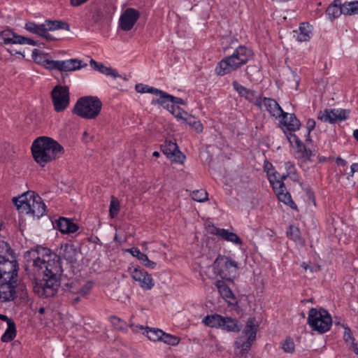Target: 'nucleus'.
Masks as SVG:
<instances>
[{
  "mask_svg": "<svg viewBox=\"0 0 358 358\" xmlns=\"http://www.w3.org/2000/svg\"><path fill=\"white\" fill-rule=\"evenodd\" d=\"M24 259L27 264L43 270V278L33 282V290L41 298H48L55 295L60 286V278L63 269L59 257L50 249L37 247L27 251Z\"/></svg>",
  "mask_w": 358,
  "mask_h": 358,
  "instance_id": "f257e3e1",
  "label": "nucleus"
},
{
  "mask_svg": "<svg viewBox=\"0 0 358 358\" xmlns=\"http://www.w3.org/2000/svg\"><path fill=\"white\" fill-rule=\"evenodd\" d=\"M31 150L34 159L42 167L59 158L64 152V148L57 141L48 136L36 138Z\"/></svg>",
  "mask_w": 358,
  "mask_h": 358,
  "instance_id": "f03ea898",
  "label": "nucleus"
},
{
  "mask_svg": "<svg viewBox=\"0 0 358 358\" xmlns=\"http://www.w3.org/2000/svg\"><path fill=\"white\" fill-rule=\"evenodd\" d=\"M13 201L20 213L30 215L34 218L39 219L46 211V206L41 198L32 191L14 197Z\"/></svg>",
  "mask_w": 358,
  "mask_h": 358,
  "instance_id": "7ed1b4c3",
  "label": "nucleus"
},
{
  "mask_svg": "<svg viewBox=\"0 0 358 358\" xmlns=\"http://www.w3.org/2000/svg\"><path fill=\"white\" fill-rule=\"evenodd\" d=\"M253 56L252 51L240 45L230 56L223 58L217 65L215 72L218 76H224L245 65Z\"/></svg>",
  "mask_w": 358,
  "mask_h": 358,
  "instance_id": "20e7f679",
  "label": "nucleus"
},
{
  "mask_svg": "<svg viewBox=\"0 0 358 358\" xmlns=\"http://www.w3.org/2000/svg\"><path fill=\"white\" fill-rule=\"evenodd\" d=\"M102 103L97 96H87L80 98L73 108V113L85 119H94L100 113Z\"/></svg>",
  "mask_w": 358,
  "mask_h": 358,
  "instance_id": "39448f33",
  "label": "nucleus"
},
{
  "mask_svg": "<svg viewBox=\"0 0 358 358\" xmlns=\"http://www.w3.org/2000/svg\"><path fill=\"white\" fill-rule=\"evenodd\" d=\"M13 252L10 245L5 241H0V278L4 280L6 279L17 280L18 264L12 257V259H9L6 257V254Z\"/></svg>",
  "mask_w": 358,
  "mask_h": 358,
  "instance_id": "423d86ee",
  "label": "nucleus"
},
{
  "mask_svg": "<svg viewBox=\"0 0 358 358\" xmlns=\"http://www.w3.org/2000/svg\"><path fill=\"white\" fill-rule=\"evenodd\" d=\"M307 322L313 331L323 334L330 329L332 318L324 308H311L308 311Z\"/></svg>",
  "mask_w": 358,
  "mask_h": 358,
  "instance_id": "0eeeda50",
  "label": "nucleus"
},
{
  "mask_svg": "<svg viewBox=\"0 0 358 358\" xmlns=\"http://www.w3.org/2000/svg\"><path fill=\"white\" fill-rule=\"evenodd\" d=\"M238 268V263L224 255H219L213 262L215 273L229 282L236 278Z\"/></svg>",
  "mask_w": 358,
  "mask_h": 358,
  "instance_id": "6e6552de",
  "label": "nucleus"
},
{
  "mask_svg": "<svg viewBox=\"0 0 358 358\" xmlns=\"http://www.w3.org/2000/svg\"><path fill=\"white\" fill-rule=\"evenodd\" d=\"M69 89L66 85H56L51 92V97L55 110L64 111L69 105Z\"/></svg>",
  "mask_w": 358,
  "mask_h": 358,
  "instance_id": "1a4fd4ad",
  "label": "nucleus"
},
{
  "mask_svg": "<svg viewBox=\"0 0 358 358\" xmlns=\"http://www.w3.org/2000/svg\"><path fill=\"white\" fill-rule=\"evenodd\" d=\"M29 44L31 45H37L36 41L23 36L18 35L11 29H6L0 32V44Z\"/></svg>",
  "mask_w": 358,
  "mask_h": 358,
  "instance_id": "9d476101",
  "label": "nucleus"
},
{
  "mask_svg": "<svg viewBox=\"0 0 358 358\" xmlns=\"http://www.w3.org/2000/svg\"><path fill=\"white\" fill-rule=\"evenodd\" d=\"M141 16L140 12L133 8H126L120 15L119 26L122 31H130Z\"/></svg>",
  "mask_w": 358,
  "mask_h": 358,
  "instance_id": "9b49d317",
  "label": "nucleus"
},
{
  "mask_svg": "<svg viewBox=\"0 0 358 358\" xmlns=\"http://www.w3.org/2000/svg\"><path fill=\"white\" fill-rule=\"evenodd\" d=\"M162 152L171 160L176 163L182 164L185 156L180 151L176 142L166 140L161 145Z\"/></svg>",
  "mask_w": 358,
  "mask_h": 358,
  "instance_id": "f8f14e48",
  "label": "nucleus"
},
{
  "mask_svg": "<svg viewBox=\"0 0 358 358\" xmlns=\"http://www.w3.org/2000/svg\"><path fill=\"white\" fill-rule=\"evenodd\" d=\"M16 285L17 280H4L0 278V301L1 302L10 301L16 298Z\"/></svg>",
  "mask_w": 358,
  "mask_h": 358,
  "instance_id": "ddd939ff",
  "label": "nucleus"
},
{
  "mask_svg": "<svg viewBox=\"0 0 358 358\" xmlns=\"http://www.w3.org/2000/svg\"><path fill=\"white\" fill-rule=\"evenodd\" d=\"M131 270V275L132 278L139 282L140 286L146 290L151 289L155 283L152 276L148 273L144 269L141 267L134 268Z\"/></svg>",
  "mask_w": 358,
  "mask_h": 358,
  "instance_id": "4468645a",
  "label": "nucleus"
},
{
  "mask_svg": "<svg viewBox=\"0 0 358 358\" xmlns=\"http://www.w3.org/2000/svg\"><path fill=\"white\" fill-rule=\"evenodd\" d=\"M208 232L212 235L217 236L224 241L236 245H242L243 243L241 238L236 234L229 231L228 229L217 228L213 224L208 227Z\"/></svg>",
  "mask_w": 358,
  "mask_h": 358,
  "instance_id": "2eb2a0df",
  "label": "nucleus"
},
{
  "mask_svg": "<svg viewBox=\"0 0 358 358\" xmlns=\"http://www.w3.org/2000/svg\"><path fill=\"white\" fill-rule=\"evenodd\" d=\"M262 105L264 106L266 110L275 118L287 117L288 116V113L284 112L278 103L273 99L262 98Z\"/></svg>",
  "mask_w": 358,
  "mask_h": 358,
  "instance_id": "dca6fc26",
  "label": "nucleus"
},
{
  "mask_svg": "<svg viewBox=\"0 0 358 358\" xmlns=\"http://www.w3.org/2000/svg\"><path fill=\"white\" fill-rule=\"evenodd\" d=\"M166 96H170L169 94L164 92L157 100H153L152 103H158L167 109L170 113L174 115L176 117L183 118L180 115V108L179 106H176L174 104H171V101L169 98Z\"/></svg>",
  "mask_w": 358,
  "mask_h": 358,
  "instance_id": "f3484780",
  "label": "nucleus"
},
{
  "mask_svg": "<svg viewBox=\"0 0 358 358\" xmlns=\"http://www.w3.org/2000/svg\"><path fill=\"white\" fill-rule=\"evenodd\" d=\"M280 127L287 131H296L300 129L301 122L294 113H288L287 117H282L279 122Z\"/></svg>",
  "mask_w": 358,
  "mask_h": 358,
  "instance_id": "a211bd4d",
  "label": "nucleus"
},
{
  "mask_svg": "<svg viewBox=\"0 0 358 358\" xmlns=\"http://www.w3.org/2000/svg\"><path fill=\"white\" fill-rule=\"evenodd\" d=\"M57 229L62 234L75 233L79 229L77 224L74 223L71 219L61 217L56 222Z\"/></svg>",
  "mask_w": 358,
  "mask_h": 358,
  "instance_id": "6ab92c4d",
  "label": "nucleus"
},
{
  "mask_svg": "<svg viewBox=\"0 0 358 358\" xmlns=\"http://www.w3.org/2000/svg\"><path fill=\"white\" fill-rule=\"evenodd\" d=\"M24 29L36 35H38L47 40H53L54 38L48 33H46L45 23L36 24L34 22H27L24 25Z\"/></svg>",
  "mask_w": 358,
  "mask_h": 358,
  "instance_id": "aec40b11",
  "label": "nucleus"
},
{
  "mask_svg": "<svg viewBox=\"0 0 358 358\" xmlns=\"http://www.w3.org/2000/svg\"><path fill=\"white\" fill-rule=\"evenodd\" d=\"M58 257H59V259L62 257L71 264L75 263L76 262V250L74 245L69 243L62 244Z\"/></svg>",
  "mask_w": 358,
  "mask_h": 358,
  "instance_id": "412c9836",
  "label": "nucleus"
},
{
  "mask_svg": "<svg viewBox=\"0 0 358 358\" xmlns=\"http://www.w3.org/2000/svg\"><path fill=\"white\" fill-rule=\"evenodd\" d=\"M348 5V2L344 3L342 6L330 5L327 7L326 13L331 20L338 17L341 14L350 15V10H348L350 8Z\"/></svg>",
  "mask_w": 358,
  "mask_h": 358,
  "instance_id": "4be33fe9",
  "label": "nucleus"
},
{
  "mask_svg": "<svg viewBox=\"0 0 358 358\" xmlns=\"http://www.w3.org/2000/svg\"><path fill=\"white\" fill-rule=\"evenodd\" d=\"M81 60L78 59H71L68 60L60 61L59 71H71L80 69L82 67L86 66L87 64L82 66Z\"/></svg>",
  "mask_w": 358,
  "mask_h": 358,
  "instance_id": "5701e85b",
  "label": "nucleus"
},
{
  "mask_svg": "<svg viewBox=\"0 0 358 358\" xmlns=\"http://www.w3.org/2000/svg\"><path fill=\"white\" fill-rule=\"evenodd\" d=\"M108 6L107 5H102L96 7L92 11L91 19L94 23H98L101 20L109 17Z\"/></svg>",
  "mask_w": 358,
  "mask_h": 358,
  "instance_id": "b1692460",
  "label": "nucleus"
},
{
  "mask_svg": "<svg viewBox=\"0 0 358 358\" xmlns=\"http://www.w3.org/2000/svg\"><path fill=\"white\" fill-rule=\"evenodd\" d=\"M90 65L94 69L97 70L101 73L105 74L106 76H110L113 78H116L121 76L115 69L111 67L105 66L103 64L98 63L94 59L90 60Z\"/></svg>",
  "mask_w": 358,
  "mask_h": 358,
  "instance_id": "393cba45",
  "label": "nucleus"
},
{
  "mask_svg": "<svg viewBox=\"0 0 358 358\" xmlns=\"http://www.w3.org/2000/svg\"><path fill=\"white\" fill-rule=\"evenodd\" d=\"M6 322L8 324V328L2 335L1 340L3 343H8L16 337L17 329L15 323L11 318H9V320H7Z\"/></svg>",
  "mask_w": 358,
  "mask_h": 358,
  "instance_id": "a878e982",
  "label": "nucleus"
},
{
  "mask_svg": "<svg viewBox=\"0 0 358 358\" xmlns=\"http://www.w3.org/2000/svg\"><path fill=\"white\" fill-rule=\"evenodd\" d=\"M44 23L46 33H48V31H55L58 29H64L66 31H70L69 24L64 21L57 20H45Z\"/></svg>",
  "mask_w": 358,
  "mask_h": 358,
  "instance_id": "bb28decb",
  "label": "nucleus"
},
{
  "mask_svg": "<svg viewBox=\"0 0 358 358\" xmlns=\"http://www.w3.org/2000/svg\"><path fill=\"white\" fill-rule=\"evenodd\" d=\"M221 329L228 332H239L241 329V325L238 324L237 320L232 319L229 317H224Z\"/></svg>",
  "mask_w": 358,
  "mask_h": 358,
  "instance_id": "cd10ccee",
  "label": "nucleus"
},
{
  "mask_svg": "<svg viewBox=\"0 0 358 358\" xmlns=\"http://www.w3.org/2000/svg\"><path fill=\"white\" fill-rule=\"evenodd\" d=\"M258 327V324H255V319L254 317L249 318L243 331V334H245L249 340L255 341Z\"/></svg>",
  "mask_w": 358,
  "mask_h": 358,
  "instance_id": "c85d7f7f",
  "label": "nucleus"
},
{
  "mask_svg": "<svg viewBox=\"0 0 358 358\" xmlns=\"http://www.w3.org/2000/svg\"><path fill=\"white\" fill-rule=\"evenodd\" d=\"M224 317L218 314L207 315L203 320V322L208 327L214 328H221L223 323Z\"/></svg>",
  "mask_w": 358,
  "mask_h": 358,
  "instance_id": "c756f323",
  "label": "nucleus"
},
{
  "mask_svg": "<svg viewBox=\"0 0 358 358\" xmlns=\"http://www.w3.org/2000/svg\"><path fill=\"white\" fill-rule=\"evenodd\" d=\"M216 286L219 292L226 301L231 303L230 300H235L234 294L231 289L225 284L224 280H218Z\"/></svg>",
  "mask_w": 358,
  "mask_h": 358,
  "instance_id": "7c9ffc66",
  "label": "nucleus"
},
{
  "mask_svg": "<svg viewBox=\"0 0 358 358\" xmlns=\"http://www.w3.org/2000/svg\"><path fill=\"white\" fill-rule=\"evenodd\" d=\"M256 94V91L247 88L242 97H244L250 103H254L259 108H262V97L257 96Z\"/></svg>",
  "mask_w": 358,
  "mask_h": 358,
  "instance_id": "2f4dec72",
  "label": "nucleus"
},
{
  "mask_svg": "<svg viewBox=\"0 0 358 358\" xmlns=\"http://www.w3.org/2000/svg\"><path fill=\"white\" fill-rule=\"evenodd\" d=\"M317 118L322 121L334 124L337 122V113L336 110L326 109L324 112L320 111Z\"/></svg>",
  "mask_w": 358,
  "mask_h": 358,
  "instance_id": "473e14b6",
  "label": "nucleus"
},
{
  "mask_svg": "<svg viewBox=\"0 0 358 358\" xmlns=\"http://www.w3.org/2000/svg\"><path fill=\"white\" fill-rule=\"evenodd\" d=\"M66 286L69 288V290L71 293H76L79 294L82 296H85L90 292L92 288V282H87L85 285H84L78 289H74L73 282L67 283L66 284Z\"/></svg>",
  "mask_w": 358,
  "mask_h": 358,
  "instance_id": "72a5a7b5",
  "label": "nucleus"
},
{
  "mask_svg": "<svg viewBox=\"0 0 358 358\" xmlns=\"http://www.w3.org/2000/svg\"><path fill=\"white\" fill-rule=\"evenodd\" d=\"M278 173H279L275 170L273 172H271V170L267 171L268 178L273 188L274 189H282L285 188V184L280 179L278 178Z\"/></svg>",
  "mask_w": 358,
  "mask_h": 358,
  "instance_id": "f704fd0d",
  "label": "nucleus"
},
{
  "mask_svg": "<svg viewBox=\"0 0 358 358\" xmlns=\"http://www.w3.org/2000/svg\"><path fill=\"white\" fill-rule=\"evenodd\" d=\"M246 74L250 81H258L260 78V66L259 64L249 65L246 68Z\"/></svg>",
  "mask_w": 358,
  "mask_h": 358,
  "instance_id": "c9c22d12",
  "label": "nucleus"
},
{
  "mask_svg": "<svg viewBox=\"0 0 358 358\" xmlns=\"http://www.w3.org/2000/svg\"><path fill=\"white\" fill-rule=\"evenodd\" d=\"M310 34L309 25L302 23L299 27V32L297 34L296 39L299 42L308 41L310 38Z\"/></svg>",
  "mask_w": 358,
  "mask_h": 358,
  "instance_id": "e433bc0d",
  "label": "nucleus"
},
{
  "mask_svg": "<svg viewBox=\"0 0 358 358\" xmlns=\"http://www.w3.org/2000/svg\"><path fill=\"white\" fill-rule=\"evenodd\" d=\"M164 331L159 329H150L147 331L148 338L153 341H162Z\"/></svg>",
  "mask_w": 358,
  "mask_h": 358,
  "instance_id": "4c0bfd02",
  "label": "nucleus"
},
{
  "mask_svg": "<svg viewBox=\"0 0 358 358\" xmlns=\"http://www.w3.org/2000/svg\"><path fill=\"white\" fill-rule=\"evenodd\" d=\"M192 198L198 202H203L208 199V193L206 190L201 189L192 192Z\"/></svg>",
  "mask_w": 358,
  "mask_h": 358,
  "instance_id": "58836bf2",
  "label": "nucleus"
},
{
  "mask_svg": "<svg viewBox=\"0 0 358 358\" xmlns=\"http://www.w3.org/2000/svg\"><path fill=\"white\" fill-rule=\"evenodd\" d=\"M120 211V203L115 197L112 198L110 203L109 213L111 218L115 217Z\"/></svg>",
  "mask_w": 358,
  "mask_h": 358,
  "instance_id": "ea45409f",
  "label": "nucleus"
},
{
  "mask_svg": "<svg viewBox=\"0 0 358 358\" xmlns=\"http://www.w3.org/2000/svg\"><path fill=\"white\" fill-rule=\"evenodd\" d=\"M161 341H163L168 345H176L180 342V338L164 332Z\"/></svg>",
  "mask_w": 358,
  "mask_h": 358,
  "instance_id": "a19ab883",
  "label": "nucleus"
},
{
  "mask_svg": "<svg viewBox=\"0 0 358 358\" xmlns=\"http://www.w3.org/2000/svg\"><path fill=\"white\" fill-rule=\"evenodd\" d=\"M32 58L37 64H41L43 66L45 64V61L47 60L45 54L38 49L33 50Z\"/></svg>",
  "mask_w": 358,
  "mask_h": 358,
  "instance_id": "79ce46f5",
  "label": "nucleus"
},
{
  "mask_svg": "<svg viewBox=\"0 0 358 358\" xmlns=\"http://www.w3.org/2000/svg\"><path fill=\"white\" fill-rule=\"evenodd\" d=\"M287 234L293 241L296 242L301 241L300 231L298 227L292 225L289 226Z\"/></svg>",
  "mask_w": 358,
  "mask_h": 358,
  "instance_id": "37998d69",
  "label": "nucleus"
},
{
  "mask_svg": "<svg viewBox=\"0 0 358 358\" xmlns=\"http://www.w3.org/2000/svg\"><path fill=\"white\" fill-rule=\"evenodd\" d=\"M254 341H250L248 338L246 341H243L241 338L235 342L236 348H240L243 352H247L251 348L252 343Z\"/></svg>",
  "mask_w": 358,
  "mask_h": 358,
  "instance_id": "c03bdc74",
  "label": "nucleus"
},
{
  "mask_svg": "<svg viewBox=\"0 0 358 358\" xmlns=\"http://www.w3.org/2000/svg\"><path fill=\"white\" fill-rule=\"evenodd\" d=\"M110 321L117 329L124 330L126 328V323L118 317L111 316Z\"/></svg>",
  "mask_w": 358,
  "mask_h": 358,
  "instance_id": "a18cd8bd",
  "label": "nucleus"
},
{
  "mask_svg": "<svg viewBox=\"0 0 358 358\" xmlns=\"http://www.w3.org/2000/svg\"><path fill=\"white\" fill-rule=\"evenodd\" d=\"M294 343L290 338H287L282 344V348L285 352L293 353L294 352Z\"/></svg>",
  "mask_w": 358,
  "mask_h": 358,
  "instance_id": "49530a36",
  "label": "nucleus"
},
{
  "mask_svg": "<svg viewBox=\"0 0 358 358\" xmlns=\"http://www.w3.org/2000/svg\"><path fill=\"white\" fill-rule=\"evenodd\" d=\"M277 190H278V192H277L278 198L280 201L285 203V204L287 202L291 201L292 197H291V195L289 194V193L284 192L286 190L285 187V188H282V189H277Z\"/></svg>",
  "mask_w": 358,
  "mask_h": 358,
  "instance_id": "de8ad7c7",
  "label": "nucleus"
},
{
  "mask_svg": "<svg viewBox=\"0 0 358 358\" xmlns=\"http://www.w3.org/2000/svg\"><path fill=\"white\" fill-rule=\"evenodd\" d=\"M129 252L132 256L136 257L138 258V260H140L141 262L143 260L147 259V255L140 251V250L138 248H131L127 250Z\"/></svg>",
  "mask_w": 358,
  "mask_h": 358,
  "instance_id": "09e8293b",
  "label": "nucleus"
},
{
  "mask_svg": "<svg viewBox=\"0 0 358 358\" xmlns=\"http://www.w3.org/2000/svg\"><path fill=\"white\" fill-rule=\"evenodd\" d=\"M59 65H60V61L57 60H51L49 59H47V60L45 61V64L43 66L44 68L52 71V70H58L59 71Z\"/></svg>",
  "mask_w": 358,
  "mask_h": 358,
  "instance_id": "8fccbe9b",
  "label": "nucleus"
},
{
  "mask_svg": "<svg viewBox=\"0 0 358 358\" xmlns=\"http://www.w3.org/2000/svg\"><path fill=\"white\" fill-rule=\"evenodd\" d=\"M283 132L287 136V140L290 143H292L294 141L296 143L297 146H301L302 145L301 141L299 140V138L294 134V131H287V130H285L283 129Z\"/></svg>",
  "mask_w": 358,
  "mask_h": 358,
  "instance_id": "3c124183",
  "label": "nucleus"
},
{
  "mask_svg": "<svg viewBox=\"0 0 358 358\" xmlns=\"http://www.w3.org/2000/svg\"><path fill=\"white\" fill-rule=\"evenodd\" d=\"M187 123L192 127L197 132L203 131V125L200 121L196 120L194 118H190Z\"/></svg>",
  "mask_w": 358,
  "mask_h": 358,
  "instance_id": "603ef678",
  "label": "nucleus"
},
{
  "mask_svg": "<svg viewBox=\"0 0 358 358\" xmlns=\"http://www.w3.org/2000/svg\"><path fill=\"white\" fill-rule=\"evenodd\" d=\"M343 338H344L345 343H350L352 342V341L355 340V338L352 336V333L351 329L348 327H345Z\"/></svg>",
  "mask_w": 358,
  "mask_h": 358,
  "instance_id": "864d4df0",
  "label": "nucleus"
},
{
  "mask_svg": "<svg viewBox=\"0 0 358 358\" xmlns=\"http://www.w3.org/2000/svg\"><path fill=\"white\" fill-rule=\"evenodd\" d=\"M232 86L234 90H236L241 96H242L243 93L245 92V90L247 89L246 87L238 83V81L236 80H234L232 82Z\"/></svg>",
  "mask_w": 358,
  "mask_h": 358,
  "instance_id": "5fc2aeb1",
  "label": "nucleus"
},
{
  "mask_svg": "<svg viewBox=\"0 0 358 358\" xmlns=\"http://www.w3.org/2000/svg\"><path fill=\"white\" fill-rule=\"evenodd\" d=\"M349 5V10L350 12V15H358V1H351L348 2Z\"/></svg>",
  "mask_w": 358,
  "mask_h": 358,
  "instance_id": "6e6d98bb",
  "label": "nucleus"
},
{
  "mask_svg": "<svg viewBox=\"0 0 358 358\" xmlns=\"http://www.w3.org/2000/svg\"><path fill=\"white\" fill-rule=\"evenodd\" d=\"M337 121L345 120L348 118V113L345 110H336Z\"/></svg>",
  "mask_w": 358,
  "mask_h": 358,
  "instance_id": "4d7b16f0",
  "label": "nucleus"
},
{
  "mask_svg": "<svg viewBox=\"0 0 358 358\" xmlns=\"http://www.w3.org/2000/svg\"><path fill=\"white\" fill-rule=\"evenodd\" d=\"M167 98H169L170 100L171 101V104H182V105H184L185 103V101H183V99H182L181 98H179V97H176V96H172L170 94V96H166Z\"/></svg>",
  "mask_w": 358,
  "mask_h": 358,
  "instance_id": "13d9d810",
  "label": "nucleus"
},
{
  "mask_svg": "<svg viewBox=\"0 0 358 358\" xmlns=\"http://www.w3.org/2000/svg\"><path fill=\"white\" fill-rule=\"evenodd\" d=\"M315 121L313 119L309 118L306 122V128L308 131V134L315 129Z\"/></svg>",
  "mask_w": 358,
  "mask_h": 358,
  "instance_id": "bf43d9fd",
  "label": "nucleus"
},
{
  "mask_svg": "<svg viewBox=\"0 0 358 358\" xmlns=\"http://www.w3.org/2000/svg\"><path fill=\"white\" fill-rule=\"evenodd\" d=\"M149 86L143 85V84H137L135 86V89L137 92L138 93H148L147 88H148Z\"/></svg>",
  "mask_w": 358,
  "mask_h": 358,
  "instance_id": "052dcab7",
  "label": "nucleus"
},
{
  "mask_svg": "<svg viewBox=\"0 0 358 358\" xmlns=\"http://www.w3.org/2000/svg\"><path fill=\"white\" fill-rule=\"evenodd\" d=\"M303 149L302 157L309 161H311V157L313 155L312 151L310 149H307L305 146H303Z\"/></svg>",
  "mask_w": 358,
  "mask_h": 358,
  "instance_id": "680f3d73",
  "label": "nucleus"
},
{
  "mask_svg": "<svg viewBox=\"0 0 358 358\" xmlns=\"http://www.w3.org/2000/svg\"><path fill=\"white\" fill-rule=\"evenodd\" d=\"M141 263L145 266L152 268V269L155 268V266H157V264L155 262L150 260L148 257H147V259L143 260Z\"/></svg>",
  "mask_w": 358,
  "mask_h": 358,
  "instance_id": "e2e57ef3",
  "label": "nucleus"
},
{
  "mask_svg": "<svg viewBox=\"0 0 358 358\" xmlns=\"http://www.w3.org/2000/svg\"><path fill=\"white\" fill-rule=\"evenodd\" d=\"M147 89L148 93L155 94L156 95H159V96L164 92V91L158 90L153 87H148V88Z\"/></svg>",
  "mask_w": 358,
  "mask_h": 358,
  "instance_id": "0e129e2a",
  "label": "nucleus"
},
{
  "mask_svg": "<svg viewBox=\"0 0 358 358\" xmlns=\"http://www.w3.org/2000/svg\"><path fill=\"white\" fill-rule=\"evenodd\" d=\"M351 345L350 349L353 351L357 355H358V344L355 341L350 343Z\"/></svg>",
  "mask_w": 358,
  "mask_h": 358,
  "instance_id": "69168bd1",
  "label": "nucleus"
},
{
  "mask_svg": "<svg viewBox=\"0 0 358 358\" xmlns=\"http://www.w3.org/2000/svg\"><path fill=\"white\" fill-rule=\"evenodd\" d=\"M264 170L267 172V171H270L271 170V172H273L275 169H273V165L272 164H271L270 162H268V161H265L264 162Z\"/></svg>",
  "mask_w": 358,
  "mask_h": 358,
  "instance_id": "338daca9",
  "label": "nucleus"
},
{
  "mask_svg": "<svg viewBox=\"0 0 358 358\" xmlns=\"http://www.w3.org/2000/svg\"><path fill=\"white\" fill-rule=\"evenodd\" d=\"M350 169H351V176H353V174L355 172H358V163H353L350 166Z\"/></svg>",
  "mask_w": 358,
  "mask_h": 358,
  "instance_id": "774afa93",
  "label": "nucleus"
}]
</instances>
